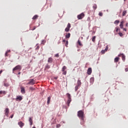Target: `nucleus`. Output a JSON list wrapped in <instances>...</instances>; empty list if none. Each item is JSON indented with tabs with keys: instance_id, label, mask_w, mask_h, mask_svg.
<instances>
[{
	"instance_id": "obj_1",
	"label": "nucleus",
	"mask_w": 128,
	"mask_h": 128,
	"mask_svg": "<svg viewBox=\"0 0 128 128\" xmlns=\"http://www.w3.org/2000/svg\"><path fill=\"white\" fill-rule=\"evenodd\" d=\"M78 116L80 118L81 120H82V122H81V124H84V112L82 110H80L78 112Z\"/></svg>"
},
{
	"instance_id": "obj_2",
	"label": "nucleus",
	"mask_w": 128,
	"mask_h": 128,
	"mask_svg": "<svg viewBox=\"0 0 128 128\" xmlns=\"http://www.w3.org/2000/svg\"><path fill=\"white\" fill-rule=\"evenodd\" d=\"M16 70H18L19 72H20L22 70V66L20 65H18L16 66L13 69H12V72L13 74L16 72Z\"/></svg>"
},
{
	"instance_id": "obj_3",
	"label": "nucleus",
	"mask_w": 128,
	"mask_h": 128,
	"mask_svg": "<svg viewBox=\"0 0 128 128\" xmlns=\"http://www.w3.org/2000/svg\"><path fill=\"white\" fill-rule=\"evenodd\" d=\"M36 84V81H34V79H30L29 80V82L27 84H30L31 86H34V84Z\"/></svg>"
},
{
	"instance_id": "obj_4",
	"label": "nucleus",
	"mask_w": 128,
	"mask_h": 128,
	"mask_svg": "<svg viewBox=\"0 0 128 128\" xmlns=\"http://www.w3.org/2000/svg\"><path fill=\"white\" fill-rule=\"evenodd\" d=\"M8 114H10V109L8 108H6L4 110V115L7 118H8Z\"/></svg>"
},
{
	"instance_id": "obj_5",
	"label": "nucleus",
	"mask_w": 128,
	"mask_h": 128,
	"mask_svg": "<svg viewBox=\"0 0 128 128\" xmlns=\"http://www.w3.org/2000/svg\"><path fill=\"white\" fill-rule=\"evenodd\" d=\"M78 20H82L84 18V14L82 13L77 16Z\"/></svg>"
},
{
	"instance_id": "obj_6",
	"label": "nucleus",
	"mask_w": 128,
	"mask_h": 128,
	"mask_svg": "<svg viewBox=\"0 0 128 128\" xmlns=\"http://www.w3.org/2000/svg\"><path fill=\"white\" fill-rule=\"evenodd\" d=\"M118 56H122V60H123V62H125V60H126V56H124V54H119Z\"/></svg>"
},
{
	"instance_id": "obj_7",
	"label": "nucleus",
	"mask_w": 128,
	"mask_h": 128,
	"mask_svg": "<svg viewBox=\"0 0 128 128\" xmlns=\"http://www.w3.org/2000/svg\"><path fill=\"white\" fill-rule=\"evenodd\" d=\"M53 60H54V59H52V57H50V58H48V64H52V62Z\"/></svg>"
},
{
	"instance_id": "obj_8",
	"label": "nucleus",
	"mask_w": 128,
	"mask_h": 128,
	"mask_svg": "<svg viewBox=\"0 0 128 128\" xmlns=\"http://www.w3.org/2000/svg\"><path fill=\"white\" fill-rule=\"evenodd\" d=\"M18 124L20 126V128H22V126H24V124L22 122H18Z\"/></svg>"
},
{
	"instance_id": "obj_9",
	"label": "nucleus",
	"mask_w": 128,
	"mask_h": 128,
	"mask_svg": "<svg viewBox=\"0 0 128 128\" xmlns=\"http://www.w3.org/2000/svg\"><path fill=\"white\" fill-rule=\"evenodd\" d=\"M92 68H88L87 71L88 74H92Z\"/></svg>"
},
{
	"instance_id": "obj_10",
	"label": "nucleus",
	"mask_w": 128,
	"mask_h": 128,
	"mask_svg": "<svg viewBox=\"0 0 128 128\" xmlns=\"http://www.w3.org/2000/svg\"><path fill=\"white\" fill-rule=\"evenodd\" d=\"M16 100H22V96H17Z\"/></svg>"
},
{
	"instance_id": "obj_11",
	"label": "nucleus",
	"mask_w": 128,
	"mask_h": 128,
	"mask_svg": "<svg viewBox=\"0 0 128 128\" xmlns=\"http://www.w3.org/2000/svg\"><path fill=\"white\" fill-rule=\"evenodd\" d=\"M21 92L22 94H26V90H24V88H21Z\"/></svg>"
},
{
	"instance_id": "obj_12",
	"label": "nucleus",
	"mask_w": 128,
	"mask_h": 128,
	"mask_svg": "<svg viewBox=\"0 0 128 128\" xmlns=\"http://www.w3.org/2000/svg\"><path fill=\"white\" fill-rule=\"evenodd\" d=\"M118 60H120V58L119 57H116L114 60V62H118Z\"/></svg>"
},
{
	"instance_id": "obj_13",
	"label": "nucleus",
	"mask_w": 128,
	"mask_h": 128,
	"mask_svg": "<svg viewBox=\"0 0 128 128\" xmlns=\"http://www.w3.org/2000/svg\"><path fill=\"white\" fill-rule=\"evenodd\" d=\"M120 26L121 28H124V21H122L120 22Z\"/></svg>"
},
{
	"instance_id": "obj_14",
	"label": "nucleus",
	"mask_w": 128,
	"mask_h": 128,
	"mask_svg": "<svg viewBox=\"0 0 128 128\" xmlns=\"http://www.w3.org/2000/svg\"><path fill=\"white\" fill-rule=\"evenodd\" d=\"M70 38V33H68L66 35V38Z\"/></svg>"
},
{
	"instance_id": "obj_15",
	"label": "nucleus",
	"mask_w": 128,
	"mask_h": 128,
	"mask_svg": "<svg viewBox=\"0 0 128 128\" xmlns=\"http://www.w3.org/2000/svg\"><path fill=\"white\" fill-rule=\"evenodd\" d=\"M77 86H82V82H80V80H78L77 82Z\"/></svg>"
},
{
	"instance_id": "obj_16",
	"label": "nucleus",
	"mask_w": 128,
	"mask_h": 128,
	"mask_svg": "<svg viewBox=\"0 0 128 128\" xmlns=\"http://www.w3.org/2000/svg\"><path fill=\"white\" fill-rule=\"evenodd\" d=\"M78 44L80 46H83L82 44V42H80V40H78Z\"/></svg>"
},
{
	"instance_id": "obj_17",
	"label": "nucleus",
	"mask_w": 128,
	"mask_h": 128,
	"mask_svg": "<svg viewBox=\"0 0 128 128\" xmlns=\"http://www.w3.org/2000/svg\"><path fill=\"white\" fill-rule=\"evenodd\" d=\"M50 96L48 97L47 100V104H50Z\"/></svg>"
},
{
	"instance_id": "obj_18",
	"label": "nucleus",
	"mask_w": 128,
	"mask_h": 128,
	"mask_svg": "<svg viewBox=\"0 0 128 128\" xmlns=\"http://www.w3.org/2000/svg\"><path fill=\"white\" fill-rule=\"evenodd\" d=\"M29 122H30V125L32 126V118H30Z\"/></svg>"
},
{
	"instance_id": "obj_19",
	"label": "nucleus",
	"mask_w": 128,
	"mask_h": 128,
	"mask_svg": "<svg viewBox=\"0 0 128 128\" xmlns=\"http://www.w3.org/2000/svg\"><path fill=\"white\" fill-rule=\"evenodd\" d=\"M38 15H35V16H34V17L32 18V20H38Z\"/></svg>"
},
{
	"instance_id": "obj_20",
	"label": "nucleus",
	"mask_w": 128,
	"mask_h": 128,
	"mask_svg": "<svg viewBox=\"0 0 128 128\" xmlns=\"http://www.w3.org/2000/svg\"><path fill=\"white\" fill-rule=\"evenodd\" d=\"M70 102H72V99H68L67 102V104L70 106Z\"/></svg>"
},
{
	"instance_id": "obj_21",
	"label": "nucleus",
	"mask_w": 128,
	"mask_h": 128,
	"mask_svg": "<svg viewBox=\"0 0 128 128\" xmlns=\"http://www.w3.org/2000/svg\"><path fill=\"white\" fill-rule=\"evenodd\" d=\"M114 24H120V20H116L114 22Z\"/></svg>"
},
{
	"instance_id": "obj_22",
	"label": "nucleus",
	"mask_w": 128,
	"mask_h": 128,
	"mask_svg": "<svg viewBox=\"0 0 128 128\" xmlns=\"http://www.w3.org/2000/svg\"><path fill=\"white\" fill-rule=\"evenodd\" d=\"M126 14V10H124L122 14V16H124Z\"/></svg>"
},
{
	"instance_id": "obj_23",
	"label": "nucleus",
	"mask_w": 128,
	"mask_h": 128,
	"mask_svg": "<svg viewBox=\"0 0 128 128\" xmlns=\"http://www.w3.org/2000/svg\"><path fill=\"white\" fill-rule=\"evenodd\" d=\"M6 94V91H0V94Z\"/></svg>"
},
{
	"instance_id": "obj_24",
	"label": "nucleus",
	"mask_w": 128,
	"mask_h": 128,
	"mask_svg": "<svg viewBox=\"0 0 128 128\" xmlns=\"http://www.w3.org/2000/svg\"><path fill=\"white\" fill-rule=\"evenodd\" d=\"M94 78H90V82L91 84H93V83H94Z\"/></svg>"
},
{
	"instance_id": "obj_25",
	"label": "nucleus",
	"mask_w": 128,
	"mask_h": 128,
	"mask_svg": "<svg viewBox=\"0 0 128 128\" xmlns=\"http://www.w3.org/2000/svg\"><path fill=\"white\" fill-rule=\"evenodd\" d=\"M96 36H93L92 38V42H96Z\"/></svg>"
},
{
	"instance_id": "obj_26",
	"label": "nucleus",
	"mask_w": 128,
	"mask_h": 128,
	"mask_svg": "<svg viewBox=\"0 0 128 128\" xmlns=\"http://www.w3.org/2000/svg\"><path fill=\"white\" fill-rule=\"evenodd\" d=\"M66 95H67V96L68 98V99H72L70 98V93H67Z\"/></svg>"
},
{
	"instance_id": "obj_27",
	"label": "nucleus",
	"mask_w": 128,
	"mask_h": 128,
	"mask_svg": "<svg viewBox=\"0 0 128 128\" xmlns=\"http://www.w3.org/2000/svg\"><path fill=\"white\" fill-rule=\"evenodd\" d=\"M66 70V66H64L62 67V72H64V70Z\"/></svg>"
},
{
	"instance_id": "obj_28",
	"label": "nucleus",
	"mask_w": 128,
	"mask_h": 128,
	"mask_svg": "<svg viewBox=\"0 0 128 128\" xmlns=\"http://www.w3.org/2000/svg\"><path fill=\"white\" fill-rule=\"evenodd\" d=\"M50 66L48 64H46V70H48V68H50Z\"/></svg>"
},
{
	"instance_id": "obj_29",
	"label": "nucleus",
	"mask_w": 128,
	"mask_h": 128,
	"mask_svg": "<svg viewBox=\"0 0 128 128\" xmlns=\"http://www.w3.org/2000/svg\"><path fill=\"white\" fill-rule=\"evenodd\" d=\"M30 90L32 92L33 90H36V88H34L33 87H30Z\"/></svg>"
},
{
	"instance_id": "obj_30",
	"label": "nucleus",
	"mask_w": 128,
	"mask_h": 128,
	"mask_svg": "<svg viewBox=\"0 0 128 128\" xmlns=\"http://www.w3.org/2000/svg\"><path fill=\"white\" fill-rule=\"evenodd\" d=\"M65 32H70V28H68L67 27L65 28Z\"/></svg>"
},
{
	"instance_id": "obj_31",
	"label": "nucleus",
	"mask_w": 128,
	"mask_h": 128,
	"mask_svg": "<svg viewBox=\"0 0 128 128\" xmlns=\"http://www.w3.org/2000/svg\"><path fill=\"white\" fill-rule=\"evenodd\" d=\"M93 8H94V10H96V8H97V6H96V4H94V6H93Z\"/></svg>"
},
{
	"instance_id": "obj_32",
	"label": "nucleus",
	"mask_w": 128,
	"mask_h": 128,
	"mask_svg": "<svg viewBox=\"0 0 128 128\" xmlns=\"http://www.w3.org/2000/svg\"><path fill=\"white\" fill-rule=\"evenodd\" d=\"M115 30H116V32H118V30H120V28H118V27H116L115 28Z\"/></svg>"
},
{
	"instance_id": "obj_33",
	"label": "nucleus",
	"mask_w": 128,
	"mask_h": 128,
	"mask_svg": "<svg viewBox=\"0 0 128 128\" xmlns=\"http://www.w3.org/2000/svg\"><path fill=\"white\" fill-rule=\"evenodd\" d=\"M65 46L68 48V41H66Z\"/></svg>"
},
{
	"instance_id": "obj_34",
	"label": "nucleus",
	"mask_w": 128,
	"mask_h": 128,
	"mask_svg": "<svg viewBox=\"0 0 128 128\" xmlns=\"http://www.w3.org/2000/svg\"><path fill=\"white\" fill-rule=\"evenodd\" d=\"M106 52V50H102L101 51V54H104Z\"/></svg>"
},
{
	"instance_id": "obj_35",
	"label": "nucleus",
	"mask_w": 128,
	"mask_h": 128,
	"mask_svg": "<svg viewBox=\"0 0 128 128\" xmlns=\"http://www.w3.org/2000/svg\"><path fill=\"white\" fill-rule=\"evenodd\" d=\"M78 86H78V85L76 86V87H75V90H76H76H78Z\"/></svg>"
},
{
	"instance_id": "obj_36",
	"label": "nucleus",
	"mask_w": 128,
	"mask_h": 128,
	"mask_svg": "<svg viewBox=\"0 0 128 128\" xmlns=\"http://www.w3.org/2000/svg\"><path fill=\"white\" fill-rule=\"evenodd\" d=\"M67 28H70V23H68V25H67Z\"/></svg>"
},
{
	"instance_id": "obj_37",
	"label": "nucleus",
	"mask_w": 128,
	"mask_h": 128,
	"mask_svg": "<svg viewBox=\"0 0 128 128\" xmlns=\"http://www.w3.org/2000/svg\"><path fill=\"white\" fill-rule=\"evenodd\" d=\"M102 12H99V14H98V16H102Z\"/></svg>"
},
{
	"instance_id": "obj_38",
	"label": "nucleus",
	"mask_w": 128,
	"mask_h": 128,
	"mask_svg": "<svg viewBox=\"0 0 128 128\" xmlns=\"http://www.w3.org/2000/svg\"><path fill=\"white\" fill-rule=\"evenodd\" d=\"M36 26H34L33 27V28H32L31 30H36Z\"/></svg>"
},
{
	"instance_id": "obj_39",
	"label": "nucleus",
	"mask_w": 128,
	"mask_h": 128,
	"mask_svg": "<svg viewBox=\"0 0 128 128\" xmlns=\"http://www.w3.org/2000/svg\"><path fill=\"white\" fill-rule=\"evenodd\" d=\"M118 34H119V36H124V34L122 32L118 33Z\"/></svg>"
},
{
	"instance_id": "obj_40",
	"label": "nucleus",
	"mask_w": 128,
	"mask_h": 128,
	"mask_svg": "<svg viewBox=\"0 0 128 128\" xmlns=\"http://www.w3.org/2000/svg\"><path fill=\"white\" fill-rule=\"evenodd\" d=\"M55 56L56 58H58L60 56V55L58 54H56V55H55Z\"/></svg>"
},
{
	"instance_id": "obj_41",
	"label": "nucleus",
	"mask_w": 128,
	"mask_h": 128,
	"mask_svg": "<svg viewBox=\"0 0 128 128\" xmlns=\"http://www.w3.org/2000/svg\"><path fill=\"white\" fill-rule=\"evenodd\" d=\"M108 50V47L106 46L104 50H105V51L106 52Z\"/></svg>"
},
{
	"instance_id": "obj_42",
	"label": "nucleus",
	"mask_w": 128,
	"mask_h": 128,
	"mask_svg": "<svg viewBox=\"0 0 128 128\" xmlns=\"http://www.w3.org/2000/svg\"><path fill=\"white\" fill-rule=\"evenodd\" d=\"M64 74H66V71H64L63 72Z\"/></svg>"
},
{
	"instance_id": "obj_43",
	"label": "nucleus",
	"mask_w": 128,
	"mask_h": 128,
	"mask_svg": "<svg viewBox=\"0 0 128 128\" xmlns=\"http://www.w3.org/2000/svg\"><path fill=\"white\" fill-rule=\"evenodd\" d=\"M6 52H7L8 54V52H10V50H7Z\"/></svg>"
},
{
	"instance_id": "obj_44",
	"label": "nucleus",
	"mask_w": 128,
	"mask_h": 128,
	"mask_svg": "<svg viewBox=\"0 0 128 128\" xmlns=\"http://www.w3.org/2000/svg\"><path fill=\"white\" fill-rule=\"evenodd\" d=\"M40 48V46H37L36 50H38Z\"/></svg>"
},
{
	"instance_id": "obj_45",
	"label": "nucleus",
	"mask_w": 128,
	"mask_h": 128,
	"mask_svg": "<svg viewBox=\"0 0 128 128\" xmlns=\"http://www.w3.org/2000/svg\"><path fill=\"white\" fill-rule=\"evenodd\" d=\"M125 72H128V68H125Z\"/></svg>"
},
{
	"instance_id": "obj_46",
	"label": "nucleus",
	"mask_w": 128,
	"mask_h": 128,
	"mask_svg": "<svg viewBox=\"0 0 128 128\" xmlns=\"http://www.w3.org/2000/svg\"><path fill=\"white\" fill-rule=\"evenodd\" d=\"M4 86H8V84H4Z\"/></svg>"
},
{
	"instance_id": "obj_47",
	"label": "nucleus",
	"mask_w": 128,
	"mask_h": 128,
	"mask_svg": "<svg viewBox=\"0 0 128 128\" xmlns=\"http://www.w3.org/2000/svg\"><path fill=\"white\" fill-rule=\"evenodd\" d=\"M14 118V114H12L11 116H10V118Z\"/></svg>"
},
{
	"instance_id": "obj_48",
	"label": "nucleus",
	"mask_w": 128,
	"mask_h": 128,
	"mask_svg": "<svg viewBox=\"0 0 128 128\" xmlns=\"http://www.w3.org/2000/svg\"><path fill=\"white\" fill-rule=\"evenodd\" d=\"M8 56V53L6 52V54H5V56Z\"/></svg>"
},
{
	"instance_id": "obj_49",
	"label": "nucleus",
	"mask_w": 128,
	"mask_h": 128,
	"mask_svg": "<svg viewBox=\"0 0 128 128\" xmlns=\"http://www.w3.org/2000/svg\"><path fill=\"white\" fill-rule=\"evenodd\" d=\"M54 80H58V77H54Z\"/></svg>"
},
{
	"instance_id": "obj_50",
	"label": "nucleus",
	"mask_w": 128,
	"mask_h": 128,
	"mask_svg": "<svg viewBox=\"0 0 128 128\" xmlns=\"http://www.w3.org/2000/svg\"><path fill=\"white\" fill-rule=\"evenodd\" d=\"M123 30H124V32H126V28H124L123 29Z\"/></svg>"
},
{
	"instance_id": "obj_51",
	"label": "nucleus",
	"mask_w": 128,
	"mask_h": 128,
	"mask_svg": "<svg viewBox=\"0 0 128 128\" xmlns=\"http://www.w3.org/2000/svg\"><path fill=\"white\" fill-rule=\"evenodd\" d=\"M66 42V40H62V42Z\"/></svg>"
},
{
	"instance_id": "obj_52",
	"label": "nucleus",
	"mask_w": 128,
	"mask_h": 128,
	"mask_svg": "<svg viewBox=\"0 0 128 128\" xmlns=\"http://www.w3.org/2000/svg\"><path fill=\"white\" fill-rule=\"evenodd\" d=\"M2 70H0V74H2Z\"/></svg>"
},
{
	"instance_id": "obj_53",
	"label": "nucleus",
	"mask_w": 128,
	"mask_h": 128,
	"mask_svg": "<svg viewBox=\"0 0 128 128\" xmlns=\"http://www.w3.org/2000/svg\"><path fill=\"white\" fill-rule=\"evenodd\" d=\"M56 126L57 128H60V125H57Z\"/></svg>"
},
{
	"instance_id": "obj_54",
	"label": "nucleus",
	"mask_w": 128,
	"mask_h": 128,
	"mask_svg": "<svg viewBox=\"0 0 128 128\" xmlns=\"http://www.w3.org/2000/svg\"><path fill=\"white\" fill-rule=\"evenodd\" d=\"M126 26H128V23L126 24Z\"/></svg>"
},
{
	"instance_id": "obj_55",
	"label": "nucleus",
	"mask_w": 128,
	"mask_h": 128,
	"mask_svg": "<svg viewBox=\"0 0 128 128\" xmlns=\"http://www.w3.org/2000/svg\"><path fill=\"white\" fill-rule=\"evenodd\" d=\"M126 0H124V2H126Z\"/></svg>"
},
{
	"instance_id": "obj_56",
	"label": "nucleus",
	"mask_w": 128,
	"mask_h": 128,
	"mask_svg": "<svg viewBox=\"0 0 128 128\" xmlns=\"http://www.w3.org/2000/svg\"><path fill=\"white\" fill-rule=\"evenodd\" d=\"M20 74V72H19V73H18V74Z\"/></svg>"
},
{
	"instance_id": "obj_57",
	"label": "nucleus",
	"mask_w": 128,
	"mask_h": 128,
	"mask_svg": "<svg viewBox=\"0 0 128 128\" xmlns=\"http://www.w3.org/2000/svg\"><path fill=\"white\" fill-rule=\"evenodd\" d=\"M32 128H36V127H33Z\"/></svg>"
},
{
	"instance_id": "obj_58",
	"label": "nucleus",
	"mask_w": 128,
	"mask_h": 128,
	"mask_svg": "<svg viewBox=\"0 0 128 128\" xmlns=\"http://www.w3.org/2000/svg\"><path fill=\"white\" fill-rule=\"evenodd\" d=\"M52 6V4L50 5V6Z\"/></svg>"
}]
</instances>
